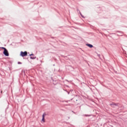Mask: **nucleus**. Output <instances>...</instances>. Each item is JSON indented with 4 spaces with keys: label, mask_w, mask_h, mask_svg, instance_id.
<instances>
[{
    "label": "nucleus",
    "mask_w": 127,
    "mask_h": 127,
    "mask_svg": "<svg viewBox=\"0 0 127 127\" xmlns=\"http://www.w3.org/2000/svg\"><path fill=\"white\" fill-rule=\"evenodd\" d=\"M20 56H21L22 57L27 56V52H21L20 54Z\"/></svg>",
    "instance_id": "obj_1"
},
{
    "label": "nucleus",
    "mask_w": 127,
    "mask_h": 127,
    "mask_svg": "<svg viewBox=\"0 0 127 127\" xmlns=\"http://www.w3.org/2000/svg\"><path fill=\"white\" fill-rule=\"evenodd\" d=\"M3 54H4V55H5V56H9V54H8V51H7V50L6 49H5V50L3 51Z\"/></svg>",
    "instance_id": "obj_2"
},
{
    "label": "nucleus",
    "mask_w": 127,
    "mask_h": 127,
    "mask_svg": "<svg viewBox=\"0 0 127 127\" xmlns=\"http://www.w3.org/2000/svg\"><path fill=\"white\" fill-rule=\"evenodd\" d=\"M45 114H43L42 115V120H41V123L42 124H44V123H45Z\"/></svg>",
    "instance_id": "obj_3"
},
{
    "label": "nucleus",
    "mask_w": 127,
    "mask_h": 127,
    "mask_svg": "<svg viewBox=\"0 0 127 127\" xmlns=\"http://www.w3.org/2000/svg\"><path fill=\"white\" fill-rule=\"evenodd\" d=\"M86 45L90 48H92V47H93V45L91 44H87Z\"/></svg>",
    "instance_id": "obj_4"
},
{
    "label": "nucleus",
    "mask_w": 127,
    "mask_h": 127,
    "mask_svg": "<svg viewBox=\"0 0 127 127\" xmlns=\"http://www.w3.org/2000/svg\"><path fill=\"white\" fill-rule=\"evenodd\" d=\"M30 58L31 59H35L36 57H31Z\"/></svg>",
    "instance_id": "obj_5"
},
{
    "label": "nucleus",
    "mask_w": 127,
    "mask_h": 127,
    "mask_svg": "<svg viewBox=\"0 0 127 127\" xmlns=\"http://www.w3.org/2000/svg\"><path fill=\"white\" fill-rule=\"evenodd\" d=\"M1 49H3L4 50H5V49H5V48H4V47H1L0 48Z\"/></svg>",
    "instance_id": "obj_6"
},
{
    "label": "nucleus",
    "mask_w": 127,
    "mask_h": 127,
    "mask_svg": "<svg viewBox=\"0 0 127 127\" xmlns=\"http://www.w3.org/2000/svg\"><path fill=\"white\" fill-rule=\"evenodd\" d=\"M18 64H22V63H21V62H18Z\"/></svg>",
    "instance_id": "obj_7"
},
{
    "label": "nucleus",
    "mask_w": 127,
    "mask_h": 127,
    "mask_svg": "<svg viewBox=\"0 0 127 127\" xmlns=\"http://www.w3.org/2000/svg\"><path fill=\"white\" fill-rule=\"evenodd\" d=\"M33 54L30 55V56H32Z\"/></svg>",
    "instance_id": "obj_8"
},
{
    "label": "nucleus",
    "mask_w": 127,
    "mask_h": 127,
    "mask_svg": "<svg viewBox=\"0 0 127 127\" xmlns=\"http://www.w3.org/2000/svg\"><path fill=\"white\" fill-rule=\"evenodd\" d=\"M1 93H2V91H1Z\"/></svg>",
    "instance_id": "obj_9"
},
{
    "label": "nucleus",
    "mask_w": 127,
    "mask_h": 127,
    "mask_svg": "<svg viewBox=\"0 0 127 127\" xmlns=\"http://www.w3.org/2000/svg\"><path fill=\"white\" fill-rule=\"evenodd\" d=\"M81 16H82V17H83V16H82V15H81Z\"/></svg>",
    "instance_id": "obj_10"
}]
</instances>
